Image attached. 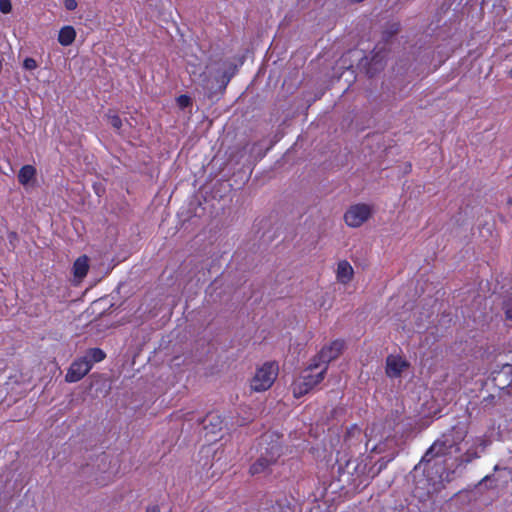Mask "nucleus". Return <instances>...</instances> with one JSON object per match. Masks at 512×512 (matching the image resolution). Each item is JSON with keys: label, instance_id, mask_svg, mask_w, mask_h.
Returning <instances> with one entry per match:
<instances>
[{"label": "nucleus", "instance_id": "9d476101", "mask_svg": "<svg viewBox=\"0 0 512 512\" xmlns=\"http://www.w3.org/2000/svg\"><path fill=\"white\" fill-rule=\"evenodd\" d=\"M327 372V367H323L318 372V377L316 378V382H304L302 380L301 382H296L293 384V394L296 398H299L305 394H307L310 390H312L316 385L321 383L325 377V374Z\"/></svg>", "mask_w": 512, "mask_h": 512}, {"label": "nucleus", "instance_id": "c85d7f7f", "mask_svg": "<svg viewBox=\"0 0 512 512\" xmlns=\"http://www.w3.org/2000/svg\"><path fill=\"white\" fill-rule=\"evenodd\" d=\"M145 512H161L159 505H150L146 508Z\"/></svg>", "mask_w": 512, "mask_h": 512}, {"label": "nucleus", "instance_id": "c756f323", "mask_svg": "<svg viewBox=\"0 0 512 512\" xmlns=\"http://www.w3.org/2000/svg\"><path fill=\"white\" fill-rule=\"evenodd\" d=\"M192 68H193V69H191V70H190V69H188V72L190 73V75H191V76L196 74V66H195V65H193V66H192Z\"/></svg>", "mask_w": 512, "mask_h": 512}, {"label": "nucleus", "instance_id": "72a5a7b5", "mask_svg": "<svg viewBox=\"0 0 512 512\" xmlns=\"http://www.w3.org/2000/svg\"><path fill=\"white\" fill-rule=\"evenodd\" d=\"M508 77L512 79V68L508 71Z\"/></svg>", "mask_w": 512, "mask_h": 512}, {"label": "nucleus", "instance_id": "4be33fe9", "mask_svg": "<svg viewBox=\"0 0 512 512\" xmlns=\"http://www.w3.org/2000/svg\"><path fill=\"white\" fill-rule=\"evenodd\" d=\"M176 103L180 109H185L192 105L190 96L182 94L176 98Z\"/></svg>", "mask_w": 512, "mask_h": 512}, {"label": "nucleus", "instance_id": "423d86ee", "mask_svg": "<svg viewBox=\"0 0 512 512\" xmlns=\"http://www.w3.org/2000/svg\"><path fill=\"white\" fill-rule=\"evenodd\" d=\"M339 471L348 473L352 477V481L358 482V484H362L370 477L367 473V463L359 459H349L345 466L339 464Z\"/></svg>", "mask_w": 512, "mask_h": 512}, {"label": "nucleus", "instance_id": "5701e85b", "mask_svg": "<svg viewBox=\"0 0 512 512\" xmlns=\"http://www.w3.org/2000/svg\"><path fill=\"white\" fill-rule=\"evenodd\" d=\"M503 310L507 319L512 320V296H508L503 302Z\"/></svg>", "mask_w": 512, "mask_h": 512}, {"label": "nucleus", "instance_id": "2f4dec72", "mask_svg": "<svg viewBox=\"0 0 512 512\" xmlns=\"http://www.w3.org/2000/svg\"><path fill=\"white\" fill-rule=\"evenodd\" d=\"M507 206L512 209V198L508 199Z\"/></svg>", "mask_w": 512, "mask_h": 512}, {"label": "nucleus", "instance_id": "f257e3e1", "mask_svg": "<svg viewBox=\"0 0 512 512\" xmlns=\"http://www.w3.org/2000/svg\"><path fill=\"white\" fill-rule=\"evenodd\" d=\"M468 434V427L465 423H457L450 430L443 433L427 450L422 460L429 462L433 457L443 456L451 453H460V444Z\"/></svg>", "mask_w": 512, "mask_h": 512}, {"label": "nucleus", "instance_id": "6e6552de", "mask_svg": "<svg viewBox=\"0 0 512 512\" xmlns=\"http://www.w3.org/2000/svg\"><path fill=\"white\" fill-rule=\"evenodd\" d=\"M488 446V441L484 436L476 437L472 440L470 447L460 456V463L468 464L480 457V452H483Z\"/></svg>", "mask_w": 512, "mask_h": 512}, {"label": "nucleus", "instance_id": "a878e982", "mask_svg": "<svg viewBox=\"0 0 512 512\" xmlns=\"http://www.w3.org/2000/svg\"><path fill=\"white\" fill-rule=\"evenodd\" d=\"M399 30H400V24L398 22L392 23L390 25V29L385 31L386 39H388V38L392 37L393 35H395L396 33H398Z\"/></svg>", "mask_w": 512, "mask_h": 512}, {"label": "nucleus", "instance_id": "4468645a", "mask_svg": "<svg viewBox=\"0 0 512 512\" xmlns=\"http://www.w3.org/2000/svg\"><path fill=\"white\" fill-rule=\"evenodd\" d=\"M89 271V259L86 255L78 257L73 263V275L77 279L86 277Z\"/></svg>", "mask_w": 512, "mask_h": 512}, {"label": "nucleus", "instance_id": "393cba45", "mask_svg": "<svg viewBox=\"0 0 512 512\" xmlns=\"http://www.w3.org/2000/svg\"><path fill=\"white\" fill-rule=\"evenodd\" d=\"M0 11L3 14H8L12 11L11 0H0Z\"/></svg>", "mask_w": 512, "mask_h": 512}, {"label": "nucleus", "instance_id": "b1692460", "mask_svg": "<svg viewBox=\"0 0 512 512\" xmlns=\"http://www.w3.org/2000/svg\"><path fill=\"white\" fill-rule=\"evenodd\" d=\"M38 67L37 61L32 57H26L23 61V68L28 71L35 70Z\"/></svg>", "mask_w": 512, "mask_h": 512}, {"label": "nucleus", "instance_id": "dca6fc26", "mask_svg": "<svg viewBox=\"0 0 512 512\" xmlns=\"http://www.w3.org/2000/svg\"><path fill=\"white\" fill-rule=\"evenodd\" d=\"M36 176V168L32 165H24L21 167L18 173V181L22 185H27Z\"/></svg>", "mask_w": 512, "mask_h": 512}, {"label": "nucleus", "instance_id": "6ab92c4d", "mask_svg": "<svg viewBox=\"0 0 512 512\" xmlns=\"http://www.w3.org/2000/svg\"><path fill=\"white\" fill-rule=\"evenodd\" d=\"M84 357H87V359H89V361H91L92 365H93L94 363H98V362H101L102 360H104L106 357V354L100 348H90L87 350Z\"/></svg>", "mask_w": 512, "mask_h": 512}, {"label": "nucleus", "instance_id": "a211bd4d", "mask_svg": "<svg viewBox=\"0 0 512 512\" xmlns=\"http://www.w3.org/2000/svg\"><path fill=\"white\" fill-rule=\"evenodd\" d=\"M207 422H209V425L212 426V429H211V432L212 433H215L216 431H219L221 430V424H222V420L221 418L218 416V415H213V414H208L202 421L201 423L204 424V428L207 429L208 428V424Z\"/></svg>", "mask_w": 512, "mask_h": 512}, {"label": "nucleus", "instance_id": "1a4fd4ad", "mask_svg": "<svg viewBox=\"0 0 512 512\" xmlns=\"http://www.w3.org/2000/svg\"><path fill=\"white\" fill-rule=\"evenodd\" d=\"M409 363L400 356L389 355L386 358L385 373L389 378H398Z\"/></svg>", "mask_w": 512, "mask_h": 512}, {"label": "nucleus", "instance_id": "2eb2a0df", "mask_svg": "<svg viewBox=\"0 0 512 512\" xmlns=\"http://www.w3.org/2000/svg\"><path fill=\"white\" fill-rule=\"evenodd\" d=\"M75 38H76V31L73 26L66 25L60 29L59 34H58V42L62 46H65V47L70 46L75 41Z\"/></svg>", "mask_w": 512, "mask_h": 512}, {"label": "nucleus", "instance_id": "39448f33", "mask_svg": "<svg viewBox=\"0 0 512 512\" xmlns=\"http://www.w3.org/2000/svg\"><path fill=\"white\" fill-rule=\"evenodd\" d=\"M372 214L368 204L352 205L344 214V221L349 227L357 228L366 222Z\"/></svg>", "mask_w": 512, "mask_h": 512}, {"label": "nucleus", "instance_id": "f03ea898", "mask_svg": "<svg viewBox=\"0 0 512 512\" xmlns=\"http://www.w3.org/2000/svg\"><path fill=\"white\" fill-rule=\"evenodd\" d=\"M283 454L282 445L275 441L268 444L259 457L250 465L249 474L256 476L260 474H270L272 467L277 464Z\"/></svg>", "mask_w": 512, "mask_h": 512}, {"label": "nucleus", "instance_id": "412c9836", "mask_svg": "<svg viewBox=\"0 0 512 512\" xmlns=\"http://www.w3.org/2000/svg\"><path fill=\"white\" fill-rule=\"evenodd\" d=\"M106 117L110 123V125L116 130L119 131L122 128L123 122L120 116L117 113H112L111 110H109L106 114Z\"/></svg>", "mask_w": 512, "mask_h": 512}, {"label": "nucleus", "instance_id": "20e7f679", "mask_svg": "<svg viewBox=\"0 0 512 512\" xmlns=\"http://www.w3.org/2000/svg\"><path fill=\"white\" fill-rule=\"evenodd\" d=\"M344 347V340H333L329 345L322 347L319 353L313 357L306 371L316 370L321 364L328 368V364L342 354Z\"/></svg>", "mask_w": 512, "mask_h": 512}, {"label": "nucleus", "instance_id": "bb28decb", "mask_svg": "<svg viewBox=\"0 0 512 512\" xmlns=\"http://www.w3.org/2000/svg\"><path fill=\"white\" fill-rule=\"evenodd\" d=\"M63 4L68 11H74L78 5L76 0H64Z\"/></svg>", "mask_w": 512, "mask_h": 512}, {"label": "nucleus", "instance_id": "0eeeda50", "mask_svg": "<svg viewBox=\"0 0 512 512\" xmlns=\"http://www.w3.org/2000/svg\"><path fill=\"white\" fill-rule=\"evenodd\" d=\"M92 369V362L87 359V357H79L75 359L66 375L65 381L68 383H75L80 381L84 376H86L89 371Z\"/></svg>", "mask_w": 512, "mask_h": 512}, {"label": "nucleus", "instance_id": "7c9ffc66", "mask_svg": "<svg viewBox=\"0 0 512 512\" xmlns=\"http://www.w3.org/2000/svg\"><path fill=\"white\" fill-rule=\"evenodd\" d=\"M223 77H225V78H226V81H225V86H226V85H227V83H228V82L230 81V79H231V75H228V76H227V75L225 74Z\"/></svg>", "mask_w": 512, "mask_h": 512}, {"label": "nucleus", "instance_id": "f8f14e48", "mask_svg": "<svg viewBox=\"0 0 512 512\" xmlns=\"http://www.w3.org/2000/svg\"><path fill=\"white\" fill-rule=\"evenodd\" d=\"M496 385L500 388L512 385V364H504L494 377Z\"/></svg>", "mask_w": 512, "mask_h": 512}, {"label": "nucleus", "instance_id": "f3484780", "mask_svg": "<svg viewBox=\"0 0 512 512\" xmlns=\"http://www.w3.org/2000/svg\"><path fill=\"white\" fill-rule=\"evenodd\" d=\"M272 512H296V506L286 496H283L272 505Z\"/></svg>", "mask_w": 512, "mask_h": 512}, {"label": "nucleus", "instance_id": "473e14b6", "mask_svg": "<svg viewBox=\"0 0 512 512\" xmlns=\"http://www.w3.org/2000/svg\"><path fill=\"white\" fill-rule=\"evenodd\" d=\"M97 484H98V485H101V486H104V485H106V484H107V482H104V481H98V480H97Z\"/></svg>", "mask_w": 512, "mask_h": 512}, {"label": "nucleus", "instance_id": "ddd939ff", "mask_svg": "<svg viewBox=\"0 0 512 512\" xmlns=\"http://www.w3.org/2000/svg\"><path fill=\"white\" fill-rule=\"evenodd\" d=\"M363 440V432L362 429L353 424L349 428H347L344 435V443L349 447L359 445Z\"/></svg>", "mask_w": 512, "mask_h": 512}, {"label": "nucleus", "instance_id": "f704fd0d", "mask_svg": "<svg viewBox=\"0 0 512 512\" xmlns=\"http://www.w3.org/2000/svg\"><path fill=\"white\" fill-rule=\"evenodd\" d=\"M381 469H382V465L378 468L377 473H379L381 471Z\"/></svg>", "mask_w": 512, "mask_h": 512}, {"label": "nucleus", "instance_id": "7ed1b4c3", "mask_svg": "<svg viewBox=\"0 0 512 512\" xmlns=\"http://www.w3.org/2000/svg\"><path fill=\"white\" fill-rule=\"evenodd\" d=\"M279 366L276 361H267L258 367L250 380V390L265 392L269 390L277 379Z\"/></svg>", "mask_w": 512, "mask_h": 512}, {"label": "nucleus", "instance_id": "9b49d317", "mask_svg": "<svg viewBox=\"0 0 512 512\" xmlns=\"http://www.w3.org/2000/svg\"><path fill=\"white\" fill-rule=\"evenodd\" d=\"M354 276V270L347 260H341L337 264L336 279L341 284H348Z\"/></svg>", "mask_w": 512, "mask_h": 512}, {"label": "nucleus", "instance_id": "aec40b11", "mask_svg": "<svg viewBox=\"0 0 512 512\" xmlns=\"http://www.w3.org/2000/svg\"><path fill=\"white\" fill-rule=\"evenodd\" d=\"M384 68V64L381 59H378V56L375 55L371 62L369 63V66L367 68V74L369 77H373L377 71H380Z\"/></svg>", "mask_w": 512, "mask_h": 512}, {"label": "nucleus", "instance_id": "cd10ccee", "mask_svg": "<svg viewBox=\"0 0 512 512\" xmlns=\"http://www.w3.org/2000/svg\"><path fill=\"white\" fill-rule=\"evenodd\" d=\"M318 377V372L315 375L305 374L302 378L304 382H316V378Z\"/></svg>", "mask_w": 512, "mask_h": 512}]
</instances>
